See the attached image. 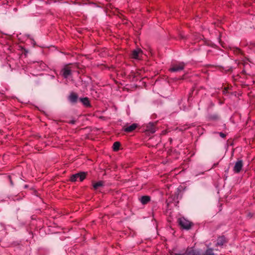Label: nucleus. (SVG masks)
<instances>
[{
	"label": "nucleus",
	"instance_id": "nucleus-1",
	"mask_svg": "<svg viewBox=\"0 0 255 255\" xmlns=\"http://www.w3.org/2000/svg\"><path fill=\"white\" fill-rule=\"evenodd\" d=\"M175 255H215L213 250L211 248L208 249L205 252L201 255L200 252L197 250L191 249L187 250L184 254H176Z\"/></svg>",
	"mask_w": 255,
	"mask_h": 255
},
{
	"label": "nucleus",
	"instance_id": "nucleus-2",
	"mask_svg": "<svg viewBox=\"0 0 255 255\" xmlns=\"http://www.w3.org/2000/svg\"><path fill=\"white\" fill-rule=\"evenodd\" d=\"M178 222L182 228L186 230L190 229L193 225L191 222L184 218L179 219Z\"/></svg>",
	"mask_w": 255,
	"mask_h": 255
},
{
	"label": "nucleus",
	"instance_id": "nucleus-3",
	"mask_svg": "<svg viewBox=\"0 0 255 255\" xmlns=\"http://www.w3.org/2000/svg\"><path fill=\"white\" fill-rule=\"evenodd\" d=\"M185 64L183 62H179L178 63L173 64L172 67L169 69L170 71L172 72H176L184 69Z\"/></svg>",
	"mask_w": 255,
	"mask_h": 255
},
{
	"label": "nucleus",
	"instance_id": "nucleus-4",
	"mask_svg": "<svg viewBox=\"0 0 255 255\" xmlns=\"http://www.w3.org/2000/svg\"><path fill=\"white\" fill-rule=\"evenodd\" d=\"M86 172H79L78 173L72 175L71 177L70 180L72 182H75L77 181V179L79 178L80 181H82L86 178Z\"/></svg>",
	"mask_w": 255,
	"mask_h": 255
},
{
	"label": "nucleus",
	"instance_id": "nucleus-5",
	"mask_svg": "<svg viewBox=\"0 0 255 255\" xmlns=\"http://www.w3.org/2000/svg\"><path fill=\"white\" fill-rule=\"evenodd\" d=\"M142 55V51L139 48H137L131 51L130 57L132 59L139 60L141 58Z\"/></svg>",
	"mask_w": 255,
	"mask_h": 255
},
{
	"label": "nucleus",
	"instance_id": "nucleus-6",
	"mask_svg": "<svg viewBox=\"0 0 255 255\" xmlns=\"http://www.w3.org/2000/svg\"><path fill=\"white\" fill-rule=\"evenodd\" d=\"M243 166V161L242 160H238L235 164L233 168V171L236 173H239L242 169Z\"/></svg>",
	"mask_w": 255,
	"mask_h": 255
},
{
	"label": "nucleus",
	"instance_id": "nucleus-7",
	"mask_svg": "<svg viewBox=\"0 0 255 255\" xmlns=\"http://www.w3.org/2000/svg\"><path fill=\"white\" fill-rule=\"evenodd\" d=\"M156 123L150 122L147 124L146 127V130L151 133H153L156 131Z\"/></svg>",
	"mask_w": 255,
	"mask_h": 255
},
{
	"label": "nucleus",
	"instance_id": "nucleus-8",
	"mask_svg": "<svg viewBox=\"0 0 255 255\" xmlns=\"http://www.w3.org/2000/svg\"><path fill=\"white\" fill-rule=\"evenodd\" d=\"M68 99L70 103L72 104H76L77 102L78 96L76 93L72 92L68 97Z\"/></svg>",
	"mask_w": 255,
	"mask_h": 255
},
{
	"label": "nucleus",
	"instance_id": "nucleus-9",
	"mask_svg": "<svg viewBox=\"0 0 255 255\" xmlns=\"http://www.w3.org/2000/svg\"><path fill=\"white\" fill-rule=\"evenodd\" d=\"M62 75L65 78H67L71 74V69L68 67H65L61 70Z\"/></svg>",
	"mask_w": 255,
	"mask_h": 255
},
{
	"label": "nucleus",
	"instance_id": "nucleus-10",
	"mask_svg": "<svg viewBox=\"0 0 255 255\" xmlns=\"http://www.w3.org/2000/svg\"><path fill=\"white\" fill-rule=\"evenodd\" d=\"M79 100L84 106L86 107H90L91 106L88 97L81 98L79 99Z\"/></svg>",
	"mask_w": 255,
	"mask_h": 255
},
{
	"label": "nucleus",
	"instance_id": "nucleus-11",
	"mask_svg": "<svg viewBox=\"0 0 255 255\" xmlns=\"http://www.w3.org/2000/svg\"><path fill=\"white\" fill-rule=\"evenodd\" d=\"M137 128V124H132L129 126L125 127L124 128V131L127 132H130L133 131Z\"/></svg>",
	"mask_w": 255,
	"mask_h": 255
},
{
	"label": "nucleus",
	"instance_id": "nucleus-12",
	"mask_svg": "<svg viewBox=\"0 0 255 255\" xmlns=\"http://www.w3.org/2000/svg\"><path fill=\"white\" fill-rule=\"evenodd\" d=\"M139 200L143 205H145L150 201V197L147 195L143 196Z\"/></svg>",
	"mask_w": 255,
	"mask_h": 255
},
{
	"label": "nucleus",
	"instance_id": "nucleus-13",
	"mask_svg": "<svg viewBox=\"0 0 255 255\" xmlns=\"http://www.w3.org/2000/svg\"><path fill=\"white\" fill-rule=\"evenodd\" d=\"M209 118L211 120L216 121L220 120V117L218 114L215 113L210 115L209 116Z\"/></svg>",
	"mask_w": 255,
	"mask_h": 255
},
{
	"label": "nucleus",
	"instance_id": "nucleus-14",
	"mask_svg": "<svg viewBox=\"0 0 255 255\" xmlns=\"http://www.w3.org/2000/svg\"><path fill=\"white\" fill-rule=\"evenodd\" d=\"M226 242L225 238L224 237H220L218 238L217 242V245L222 246Z\"/></svg>",
	"mask_w": 255,
	"mask_h": 255
},
{
	"label": "nucleus",
	"instance_id": "nucleus-15",
	"mask_svg": "<svg viewBox=\"0 0 255 255\" xmlns=\"http://www.w3.org/2000/svg\"><path fill=\"white\" fill-rule=\"evenodd\" d=\"M104 185V182L102 181H99L97 183H95L93 184V188L95 190H97L99 189L100 187H102Z\"/></svg>",
	"mask_w": 255,
	"mask_h": 255
},
{
	"label": "nucleus",
	"instance_id": "nucleus-16",
	"mask_svg": "<svg viewBox=\"0 0 255 255\" xmlns=\"http://www.w3.org/2000/svg\"><path fill=\"white\" fill-rule=\"evenodd\" d=\"M121 143L119 141H116L114 143L113 145V150L114 151H118L120 149Z\"/></svg>",
	"mask_w": 255,
	"mask_h": 255
},
{
	"label": "nucleus",
	"instance_id": "nucleus-17",
	"mask_svg": "<svg viewBox=\"0 0 255 255\" xmlns=\"http://www.w3.org/2000/svg\"><path fill=\"white\" fill-rule=\"evenodd\" d=\"M233 51L236 54H242V51L241 49L238 48H233Z\"/></svg>",
	"mask_w": 255,
	"mask_h": 255
},
{
	"label": "nucleus",
	"instance_id": "nucleus-18",
	"mask_svg": "<svg viewBox=\"0 0 255 255\" xmlns=\"http://www.w3.org/2000/svg\"><path fill=\"white\" fill-rule=\"evenodd\" d=\"M229 88L228 87H224L223 90V93L224 94H226L228 92V90Z\"/></svg>",
	"mask_w": 255,
	"mask_h": 255
},
{
	"label": "nucleus",
	"instance_id": "nucleus-19",
	"mask_svg": "<svg viewBox=\"0 0 255 255\" xmlns=\"http://www.w3.org/2000/svg\"><path fill=\"white\" fill-rule=\"evenodd\" d=\"M220 135L222 138H225L226 136V134L223 133V132H220Z\"/></svg>",
	"mask_w": 255,
	"mask_h": 255
},
{
	"label": "nucleus",
	"instance_id": "nucleus-20",
	"mask_svg": "<svg viewBox=\"0 0 255 255\" xmlns=\"http://www.w3.org/2000/svg\"><path fill=\"white\" fill-rule=\"evenodd\" d=\"M68 123H69V124H73H73H75V123H76V121H75V120H71V121H69Z\"/></svg>",
	"mask_w": 255,
	"mask_h": 255
},
{
	"label": "nucleus",
	"instance_id": "nucleus-21",
	"mask_svg": "<svg viewBox=\"0 0 255 255\" xmlns=\"http://www.w3.org/2000/svg\"><path fill=\"white\" fill-rule=\"evenodd\" d=\"M10 183H11V185H12V181L11 180H10Z\"/></svg>",
	"mask_w": 255,
	"mask_h": 255
},
{
	"label": "nucleus",
	"instance_id": "nucleus-22",
	"mask_svg": "<svg viewBox=\"0 0 255 255\" xmlns=\"http://www.w3.org/2000/svg\"><path fill=\"white\" fill-rule=\"evenodd\" d=\"M243 73H246L245 71L244 70L243 71Z\"/></svg>",
	"mask_w": 255,
	"mask_h": 255
},
{
	"label": "nucleus",
	"instance_id": "nucleus-23",
	"mask_svg": "<svg viewBox=\"0 0 255 255\" xmlns=\"http://www.w3.org/2000/svg\"><path fill=\"white\" fill-rule=\"evenodd\" d=\"M253 45H254V46H255V43H254V44H253Z\"/></svg>",
	"mask_w": 255,
	"mask_h": 255
}]
</instances>
